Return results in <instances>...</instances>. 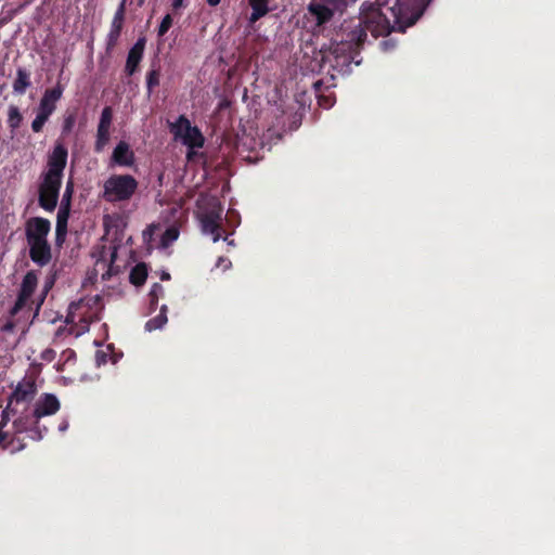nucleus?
<instances>
[{"label":"nucleus","mask_w":555,"mask_h":555,"mask_svg":"<svg viewBox=\"0 0 555 555\" xmlns=\"http://www.w3.org/2000/svg\"><path fill=\"white\" fill-rule=\"evenodd\" d=\"M430 1L417 0L411 12L400 0L363 2L359 24L347 34L346 42L338 44L334 53H344L346 50H349V54L341 56V64L349 65L353 60L351 52L359 50L363 46L367 31H371L374 37L387 36L392 31L403 33L420 20Z\"/></svg>","instance_id":"nucleus-1"},{"label":"nucleus","mask_w":555,"mask_h":555,"mask_svg":"<svg viewBox=\"0 0 555 555\" xmlns=\"http://www.w3.org/2000/svg\"><path fill=\"white\" fill-rule=\"evenodd\" d=\"M138 185L131 175H112L104 182L102 198L107 203L127 202L134 195Z\"/></svg>","instance_id":"nucleus-2"},{"label":"nucleus","mask_w":555,"mask_h":555,"mask_svg":"<svg viewBox=\"0 0 555 555\" xmlns=\"http://www.w3.org/2000/svg\"><path fill=\"white\" fill-rule=\"evenodd\" d=\"M169 130L175 139L181 140L188 149H201L204 145L203 133L196 126L191 125L185 115H180L175 122H170Z\"/></svg>","instance_id":"nucleus-3"},{"label":"nucleus","mask_w":555,"mask_h":555,"mask_svg":"<svg viewBox=\"0 0 555 555\" xmlns=\"http://www.w3.org/2000/svg\"><path fill=\"white\" fill-rule=\"evenodd\" d=\"M38 271L36 270H29L23 276L17 292L16 300L13 307L10 309V315L12 318L16 317L20 312L26 309L38 287Z\"/></svg>","instance_id":"nucleus-4"},{"label":"nucleus","mask_w":555,"mask_h":555,"mask_svg":"<svg viewBox=\"0 0 555 555\" xmlns=\"http://www.w3.org/2000/svg\"><path fill=\"white\" fill-rule=\"evenodd\" d=\"M62 179L43 175L39 185V206L47 211H53L57 205Z\"/></svg>","instance_id":"nucleus-5"},{"label":"nucleus","mask_w":555,"mask_h":555,"mask_svg":"<svg viewBox=\"0 0 555 555\" xmlns=\"http://www.w3.org/2000/svg\"><path fill=\"white\" fill-rule=\"evenodd\" d=\"M67 157V147L63 143H56L48 156V170L44 175L62 179Z\"/></svg>","instance_id":"nucleus-6"},{"label":"nucleus","mask_w":555,"mask_h":555,"mask_svg":"<svg viewBox=\"0 0 555 555\" xmlns=\"http://www.w3.org/2000/svg\"><path fill=\"white\" fill-rule=\"evenodd\" d=\"M37 384L33 376H25L21 382L17 383L14 390L9 397L10 404L13 403H29L34 400L37 395Z\"/></svg>","instance_id":"nucleus-7"},{"label":"nucleus","mask_w":555,"mask_h":555,"mask_svg":"<svg viewBox=\"0 0 555 555\" xmlns=\"http://www.w3.org/2000/svg\"><path fill=\"white\" fill-rule=\"evenodd\" d=\"M126 1L122 0L113 17L109 31L106 36V52H111L117 46L125 23Z\"/></svg>","instance_id":"nucleus-8"},{"label":"nucleus","mask_w":555,"mask_h":555,"mask_svg":"<svg viewBox=\"0 0 555 555\" xmlns=\"http://www.w3.org/2000/svg\"><path fill=\"white\" fill-rule=\"evenodd\" d=\"M145 46L146 38L144 36H140L135 43L130 48L124 68L126 76L131 77L139 72L140 64L144 56Z\"/></svg>","instance_id":"nucleus-9"},{"label":"nucleus","mask_w":555,"mask_h":555,"mask_svg":"<svg viewBox=\"0 0 555 555\" xmlns=\"http://www.w3.org/2000/svg\"><path fill=\"white\" fill-rule=\"evenodd\" d=\"M51 230V223L42 217L30 218L26 223L25 234L27 243L48 241L47 236Z\"/></svg>","instance_id":"nucleus-10"},{"label":"nucleus","mask_w":555,"mask_h":555,"mask_svg":"<svg viewBox=\"0 0 555 555\" xmlns=\"http://www.w3.org/2000/svg\"><path fill=\"white\" fill-rule=\"evenodd\" d=\"M60 408L61 403L56 396L52 393H43L35 403L31 416L37 424L40 418L54 415L56 412H59Z\"/></svg>","instance_id":"nucleus-11"},{"label":"nucleus","mask_w":555,"mask_h":555,"mask_svg":"<svg viewBox=\"0 0 555 555\" xmlns=\"http://www.w3.org/2000/svg\"><path fill=\"white\" fill-rule=\"evenodd\" d=\"M63 91L64 88L61 83L47 89L40 100L38 111L50 117L56 109V102L62 98Z\"/></svg>","instance_id":"nucleus-12"},{"label":"nucleus","mask_w":555,"mask_h":555,"mask_svg":"<svg viewBox=\"0 0 555 555\" xmlns=\"http://www.w3.org/2000/svg\"><path fill=\"white\" fill-rule=\"evenodd\" d=\"M29 246V257L33 262L39 267L47 266L52 259L51 245L48 241L27 243Z\"/></svg>","instance_id":"nucleus-13"},{"label":"nucleus","mask_w":555,"mask_h":555,"mask_svg":"<svg viewBox=\"0 0 555 555\" xmlns=\"http://www.w3.org/2000/svg\"><path fill=\"white\" fill-rule=\"evenodd\" d=\"M111 162L113 165L120 167L133 166L135 156L133 151L130 149L129 143L126 141H119L112 153Z\"/></svg>","instance_id":"nucleus-14"},{"label":"nucleus","mask_w":555,"mask_h":555,"mask_svg":"<svg viewBox=\"0 0 555 555\" xmlns=\"http://www.w3.org/2000/svg\"><path fill=\"white\" fill-rule=\"evenodd\" d=\"M308 12L315 20L318 26L328 23L333 18V10L327 4L312 1L308 5Z\"/></svg>","instance_id":"nucleus-15"},{"label":"nucleus","mask_w":555,"mask_h":555,"mask_svg":"<svg viewBox=\"0 0 555 555\" xmlns=\"http://www.w3.org/2000/svg\"><path fill=\"white\" fill-rule=\"evenodd\" d=\"M29 87H31L30 72L26 68L18 67L12 85L13 93L24 95Z\"/></svg>","instance_id":"nucleus-16"},{"label":"nucleus","mask_w":555,"mask_h":555,"mask_svg":"<svg viewBox=\"0 0 555 555\" xmlns=\"http://www.w3.org/2000/svg\"><path fill=\"white\" fill-rule=\"evenodd\" d=\"M69 217V210L67 208H60L56 218V228H55V243L61 246L66 238L67 234V222Z\"/></svg>","instance_id":"nucleus-17"},{"label":"nucleus","mask_w":555,"mask_h":555,"mask_svg":"<svg viewBox=\"0 0 555 555\" xmlns=\"http://www.w3.org/2000/svg\"><path fill=\"white\" fill-rule=\"evenodd\" d=\"M223 208L219 201L211 198L207 201L201 212V219H211L222 221Z\"/></svg>","instance_id":"nucleus-18"},{"label":"nucleus","mask_w":555,"mask_h":555,"mask_svg":"<svg viewBox=\"0 0 555 555\" xmlns=\"http://www.w3.org/2000/svg\"><path fill=\"white\" fill-rule=\"evenodd\" d=\"M160 76V65L158 63H152L151 68L147 70L145 76L146 91L149 95H151L155 88L159 86Z\"/></svg>","instance_id":"nucleus-19"},{"label":"nucleus","mask_w":555,"mask_h":555,"mask_svg":"<svg viewBox=\"0 0 555 555\" xmlns=\"http://www.w3.org/2000/svg\"><path fill=\"white\" fill-rule=\"evenodd\" d=\"M269 0H250L249 5L251 8V14L249 16V23L254 24L259 21L261 17L268 14Z\"/></svg>","instance_id":"nucleus-20"},{"label":"nucleus","mask_w":555,"mask_h":555,"mask_svg":"<svg viewBox=\"0 0 555 555\" xmlns=\"http://www.w3.org/2000/svg\"><path fill=\"white\" fill-rule=\"evenodd\" d=\"M202 230L205 234L212 236L214 242H218L221 238L222 224L221 221L211 219H201Z\"/></svg>","instance_id":"nucleus-21"},{"label":"nucleus","mask_w":555,"mask_h":555,"mask_svg":"<svg viewBox=\"0 0 555 555\" xmlns=\"http://www.w3.org/2000/svg\"><path fill=\"white\" fill-rule=\"evenodd\" d=\"M147 278V267L144 262L135 264L129 274V281L135 286H141L145 283Z\"/></svg>","instance_id":"nucleus-22"},{"label":"nucleus","mask_w":555,"mask_h":555,"mask_svg":"<svg viewBox=\"0 0 555 555\" xmlns=\"http://www.w3.org/2000/svg\"><path fill=\"white\" fill-rule=\"evenodd\" d=\"M167 323V306L163 305L159 313L145 323V330L152 332L162 328Z\"/></svg>","instance_id":"nucleus-23"},{"label":"nucleus","mask_w":555,"mask_h":555,"mask_svg":"<svg viewBox=\"0 0 555 555\" xmlns=\"http://www.w3.org/2000/svg\"><path fill=\"white\" fill-rule=\"evenodd\" d=\"M49 293H44V291L41 289L40 294L36 297H31L28 306L23 311L26 313L34 312L33 319L37 318L39 315V312L41 310L42 305L44 304V300L47 298Z\"/></svg>","instance_id":"nucleus-24"},{"label":"nucleus","mask_w":555,"mask_h":555,"mask_svg":"<svg viewBox=\"0 0 555 555\" xmlns=\"http://www.w3.org/2000/svg\"><path fill=\"white\" fill-rule=\"evenodd\" d=\"M111 138V129L96 128V135L94 142V151L101 153L108 144Z\"/></svg>","instance_id":"nucleus-25"},{"label":"nucleus","mask_w":555,"mask_h":555,"mask_svg":"<svg viewBox=\"0 0 555 555\" xmlns=\"http://www.w3.org/2000/svg\"><path fill=\"white\" fill-rule=\"evenodd\" d=\"M22 121H23V116H22L18 107L15 105H10L9 111H8V120H7L9 128H11L12 130H15V129L20 128Z\"/></svg>","instance_id":"nucleus-26"},{"label":"nucleus","mask_w":555,"mask_h":555,"mask_svg":"<svg viewBox=\"0 0 555 555\" xmlns=\"http://www.w3.org/2000/svg\"><path fill=\"white\" fill-rule=\"evenodd\" d=\"M112 121H113V108L111 106H105L101 112L98 128L111 129Z\"/></svg>","instance_id":"nucleus-27"},{"label":"nucleus","mask_w":555,"mask_h":555,"mask_svg":"<svg viewBox=\"0 0 555 555\" xmlns=\"http://www.w3.org/2000/svg\"><path fill=\"white\" fill-rule=\"evenodd\" d=\"M163 296L164 287L159 283H154L149 294L151 307L153 309L156 308L158 299Z\"/></svg>","instance_id":"nucleus-28"},{"label":"nucleus","mask_w":555,"mask_h":555,"mask_svg":"<svg viewBox=\"0 0 555 555\" xmlns=\"http://www.w3.org/2000/svg\"><path fill=\"white\" fill-rule=\"evenodd\" d=\"M82 301H73L68 306L67 315L65 319L66 324H73L76 322V319L78 318V310L81 308Z\"/></svg>","instance_id":"nucleus-29"},{"label":"nucleus","mask_w":555,"mask_h":555,"mask_svg":"<svg viewBox=\"0 0 555 555\" xmlns=\"http://www.w3.org/2000/svg\"><path fill=\"white\" fill-rule=\"evenodd\" d=\"M50 117L41 112H37L35 119L31 122V130L36 133L42 131L44 124L48 121Z\"/></svg>","instance_id":"nucleus-30"},{"label":"nucleus","mask_w":555,"mask_h":555,"mask_svg":"<svg viewBox=\"0 0 555 555\" xmlns=\"http://www.w3.org/2000/svg\"><path fill=\"white\" fill-rule=\"evenodd\" d=\"M76 124V114L68 113L64 116L63 125H62V134L66 135L72 132L74 126Z\"/></svg>","instance_id":"nucleus-31"},{"label":"nucleus","mask_w":555,"mask_h":555,"mask_svg":"<svg viewBox=\"0 0 555 555\" xmlns=\"http://www.w3.org/2000/svg\"><path fill=\"white\" fill-rule=\"evenodd\" d=\"M330 8L335 11L344 12L350 3H354L357 0H325Z\"/></svg>","instance_id":"nucleus-32"},{"label":"nucleus","mask_w":555,"mask_h":555,"mask_svg":"<svg viewBox=\"0 0 555 555\" xmlns=\"http://www.w3.org/2000/svg\"><path fill=\"white\" fill-rule=\"evenodd\" d=\"M178 236H179V231H178V229H177V228H175V227H170V228H168V229L164 232V234H163V236H162V243H163L164 245H168V244H170V243L175 242V241L178 238Z\"/></svg>","instance_id":"nucleus-33"},{"label":"nucleus","mask_w":555,"mask_h":555,"mask_svg":"<svg viewBox=\"0 0 555 555\" xmlns=\"http://www.w3.org/2000/svg\"><path fill=\"white\" fill-rule=\"evenodd\" d=\"M172 22L173 21H172L171 15L170 14H166L163 17V20H162V22H160V24L158 26L157 35L159 37H163L170 29V27L172 26Z\"/></svg>","instance_id":"nucleus-34"},{"label":"nucleus","mask_w":555,"mask_h":555,"mask_svg":"<svg viewBox=\"0 0 555 555\" xmlns=\"http://www.w3.org/2000/svg\"><path fill=\"white\" fill-rule=\"evenodd\" d=\"M73 194V182L69 181L66 185V190L63 194L62 204L60 208H67L69 210L70 208V199Z\"/></svg>","instance_id":"nucleus-35"},{"label":"nucleus","mask_w":555,"mask_h":555,"mask_svg":"<svg viewBox=\"0 0 555 555\" xmlns=\"http://www.w3.org/2000/svg\"><path fill=\"white\" fill-rule=\"evenodd\" d=\"M10 413L15 414L16 410L12 408V404H10V402H8V405L2 411V414H1V421H0L1 430H3V428L8 425L9 421H10Z\"/></svg>","instance_id":"nucleus-36"},{"label":"nucleus","mask_w":555,"mask_h":555,"mask_svg":"<svg viewBox=\"0 0 555 555\" xmlns=\"http://www.w3.org/2000/svg\"><path fill=\"white\" fill-rule=\"evenodd\" d=\"M56 282V271H51L44 279L42 291L49 293Z\"/></svg>","instance_id":"nucleus-37"},{"label":"nucleus","mask_w":555,"mask_h":555,"mask_svg":"<svg viewBox=\"0 0 555 555\" xmlns=\"http://www.w3.org/2000/svg\"><path fill=\"white\" fill-rule=\"evenodd\" d=\"M319 104L325 108H330L334 104V100L331 96L318 95Z\"/></svg>","instance_id":"nucleus-38"},{"label":"nucleus","mask_w":555,"mask_h":555,"mask_svg":"<svg viewBox=\"0 0 555 555\" xmlns=\"http://www.w3.org/2000/svg\"><path fill=\"white\" fill-rule=\"evenodd\" d=\"M13 427L16 433H23L26 430V424L24 418L20 417L13 422Z\"/></svg>","instance_id":"nucleus-39"},{"label":"nucleus","mask_w":555,"mask_h":555,"mask_svg":"<svg viewBox=\"0 0 555 555\" xmlns=\"http://www.w3.org/2000/svg\"><path fill=\"white\" fill-rule=\"evenodd\" d=\"M14 328H15V323H14L13 321H11V320L7 321V322L2 325V327H1L2 332H7V333H9V332H13V331H14Z\"/></svg>","instance_id":"nucleus-40"},{"label":"nucleus","mask_w":555,"mask_h":555,"mask_svg":"<svg viewBox=\"0 0 555 555\" xmlns=\"http://www.w3.org/2000/svg\"><path fill=\"white\" fill-rule=\"evenodd\" d=\"M322 87H323V81L321 79L313 82V89H314L317 96L322 95L321 94Z\"/></svg>","instance_id":"nucleus-41"},{"label":"nucleus","mask_w":555,"mask_h":555,"mask_svg":"<svg viewBox=\"0 0 555 555\" xmlns=\"http://www.w3.org/2000/svg\"><path fill=\"white\" fill-rule=\"evenodd\" d=\"M183 0H172V9L178 10L182 7Z\"/></svg>","instance_id":"nucleus-42"},{"label":"nucleus","mask_w":555,"mask_h":555,"mask_svg":"<svg viewBox=\"0 0 555 555\" xmlns=\"http://www.w3.org/2000/svg\"><path fill=\"white\" fill-rule=\"evenodd\" d=\"M196 155V152H194V149H188L186 157L189 160H191Z\"/></svg>","instance_id":"nucleus-43"},{"label":"nucleus","mask_w":555,"mask_h":555,"mask_svg":"<svg viewBox=\"0 0 555 555\" xmlns=\"http://www.w3.org/2000/svg\"><path fill=\"white\" fill-rule=\"evenodd\" d=\"M221 0H206L208 5L210 7H217L220 3Z\"/></svg>","instance_id":"nucleus-44"},{"label":"nucleus","mask_w":555,"mask_h":555,"mask_svg":"<svg viewBox=\"0 0 555 555\" xmlns=\"http://www.w3.org/2000/svg\"><path fill=\"white\" fill-rule=\"evenodd\" d=\"M160 280L162 281H168L170 280V274L168 272H163L162 275H160Z\"/></svg>","instance_id":"nucleus-45"},{"label":"nucleus","mask_w":555,"mask_h":555,"mask_svg":"<svg viewBox=\"0 0 555 555\" xmlns=\"http://www.w3.org/2000/svg\"><path fill=\"white\" fill-rule=\"evenodd\" d=\"M221 261H227L225 267L231 266V261H230V260H228V259H225V258H223V257H220V258H219V263H218V266L221 263Z\"/></svg>","instance_id":"nucleus-46"},{"label":"nucleus","mask_w":555,"mask_h":555,"mask_svg":"<svg viewBox=\"0 0 555 555\" xmlns=\"http://www.w3.org/2000/svg\"><path fill=\"white\" fill-rule=\"evenodd\" d=\"M339 59H340V57H339L338 55H336V56H335L336 65H338V64H339Z\"/></svg>","instance_id":"nucleus-47"},{"label":"nucleus","mask_w":555,"mask_h":555,"mask_svg":"<svg viewBox=\"0 0 555 555\" xmlns=\"http://www.w3.org/2000/svg\"><path fill=\"white\" fill-rule=\"evenodd\" d=\"M65 427H66L65 425H62V427H60V430L65 429Z\"/></svg>","instance_id":"nucleus-48"},{"label":"nucleus","mask_w":555,"mask_h":555,"mask_svg":"<svg viewBox=\"0 0 555 555\" xmlns=\"http://www.w3.org/2000/svg\"><path fill=\"white\" fill-rule=\"evenodd\" d=\"M65 427H66L65 425H62V427H60V430L65 429Z\"/></svg>","instance_id":"nucleus-49"}]
</instances>
